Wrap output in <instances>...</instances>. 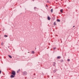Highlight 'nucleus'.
I'll list each match as a JSON object with an SVG mask.
<instances>
[{
    "mask_svg": "<svg viewBox=\"0 0 79 79\" xmlns=\"http://www.w3.org/2000/svg\"><path fill=\"white\" fill-rule=\"evenodd\" d=\"M11 74L15 76V75H16V72H15V71H13L12 72Z\"/></svg>",
    "mask_w": 79,
    "mask_h": 79,
    "instance_id": "f257e3e1",
    "label": "nucleus"
},
{
    "mask_svg": "<svg viewBox=\"0 0 79 79\" xmlns=\"http://www.w3.org/2000/svg\"><path fill=\"white\" fill-rule=\"evenodd\" d=\"M23 73V75H27V74L26 72H24Z\"/></svg>",
    "mask_w": 79,
    "mask_h": 79,
    "instance_id": "f03ea898",
    "label": "nucleus"
},
{
    "mask_svg": "<svg viewBox=\"0 0 79 79\" xmlns=\"http://www.w3.org/2000/svg\"><path fill=\"white\" fill-rule=\"evenodd\" d=\"M15 77V75H12L10 76V77H11V78H13V77Z\"/></svg>",
    "mask_w": 79,
    "mask_h": 79,
    "instance_id": "7ed1b4c3",
    "label": "nucleus"
},
{
    "mask_svg": "<svg viewBox=\"0 0 79 79\" xmlns=\"http://www.w3.org/2000/svg\"><path fill=\"white\" fill-rule=\"evenodd\" d=\"M9 57V58H12V57L10 55H8Z\"/></svg>",
    "mask_w": 79,
    "mask_h": 79,
    "instance_id": "20e7f679",
    "label": "nucleus"
},
{
    "mask_svg": "<svg viewBox=\"0 0 79 79\" xmlns=\"http://www.w3.org/2000/svg\"><path fill=\"white\" fill-rule=\"evenodd\" d=\"M57 59H60L61 58V57L60 56H58L57 57Z\"/></svg>",
    "mask_w": 79,
    "mask_h": 79,
    "instance_id": "39448f33",
    "label": "nucleus"
},
{
    "mask_svg": "<svg viewBox=\"0 0 79 79\" xmlns=\"http://www.w3.org/2000/svg\"><path fill=\"white\" fill-rule=\"evenodd\" d=\"M48 20H50V17L48 16Z\"/></svg>",
    "mask_w": 79,
    "mask_h": 79,
    "instance_id": "423d86ee",
    "label": "nucleus"
},
{
    "mask_svg": "<svg viewBox=\"0 0 79 79\" xmlns=\"http://www.w3.org/2000/svg\"><path fill=\"white\" fill-rule=\"evenodd\" d=\"M57 22H60V20L59 19H57Z\"/></svg>",
    "mask_w": 79,
    "mask_h": 79,
    "instance_id": "0eeeda50",
    "label": "nucleus"
},
{
    "mask_svg": "<svg viewBox=\"0 0 79 79\" xmlns=\"http://www.w3.org/2000/svg\"><path fill=\"white\" fill-rule=\"evenodd\" d=\"M20 72V69H19L17 71V73H18L19 72Z\"/></svg>",
    "mask_w": 79,
    "mask_h": 79,
    "instance_id": "6e6552de",
    "label": "nucleus"
},
{
    "mask_svg": "<svg viewBox=\"0 0 79 79\" xmlns=\"http://www.w3.org/2000/svg\"><path fill=\"white\" fill-rule=\"evenodd\" d=\"M51 13H53V9H51Z\"/></svg>",
    "mask_w": 79,
    "mask_h": 79,
    "instance_id": "1a4fd4ad",
    "label": "nucleus"
},
{
    "mask_svg": "<svg viewBox=\"0 0 79 79\" xmlns=\"http://www.w3.org/2000/svg\"><path fill=\"white\" fill-rule=\"evenodd\" d=\"M63 9H61V10H60V12H61V13H63Z\"/></svg>",
    "mask_w": 79,
    "mask_h": 79,
    "instance_id": "9d476101",
    "label": "nucleus"
},
{
    "mask_svg": "<svg viewBox=\"0 0 79 79\" xmlns=\"http://www.w3.org/2000/svg\"><path fill=\"white\" fill-rule=\"evenodd\" d=\"M4 37H8V36L7 35H5Z\"/></svg>",
    "mask_w": 79,
    "mask_h": 79,
    "instance_id": "9b49d317",
    "label": "nucleus"
},
{
    "mask_svg": "<svg viewBox=\"0 0 79 79\" xmlns=\"http://www.w3.org/2000/svg\"><path fill=\"white\" fill-rule=\"evenodd\" d=\"M32 53L33 54H34V53H35V52H34V51H33L32 52Z\"/></svg>",
    "mask_w": 79,
    "mask_h": 79,
    "instance_id": "f8f14e48",
    "label": "nucleus"
},
{
    "mask_svg": "<svg viewBox=\"0 0 79 79\" xmlns=\"http://www.w3.org/2000/svg\"><path fill=\"white\" fill-rule=\"evenodd\" d=\"M54 25H55H55H56V23H55V22H54Z\"/></svg>",
    "mask_w": 79,
    "mask_h": 79,
    "instance_id": "ddd939ff",
    "label": "nucleus"
},
{
    "mask_svg": "<svg viewBox=\"0 0 79 79\" xmlns=\"http://www.w3.org/2000/svg\"><path fill=\"white\" fill-rule=\"evenodd\" d=\"M68 61H70V59H68L67 60Z\"/></svg>",
    "mask_w": 79,
    "mask_h": 79,
    "instance_id": "4468645a",
    "label": "nucleus"
},
{
    "mask_svg": "<svg viewBox=\"0 0 79 79\" xmlns=\"http://www.w3.org/2000/svg\"><path fill=\"white\" fill-rule=\"evenodd\" d=\"M60 61H61V62H63V60H60Z\"/></svg>",
    "mask_w": 79,
    "mask_h": 79,
    "instance_id": "2eb2a0df",
    "label": "nucleus"
},
{
    "mask_svg": "<svg viewBox=\"0 0 79 79\" xmlns=\"http://www.w3.org/2000/svg\"><path fill=\"white\" fill-rule=\"evenodd\" d=\"M36 8H37L36 7H35L34 8V10H36Z\"/></svg>",
    "mask_w": 79,
    "mask_h": 79,
    "instance_id": "dca6fc26",
    "label": "nucleus"
},
{
    "mask_svg": "<svg viewBox=\"0 0 79 79\" xmlns=\"http://www.w3.org/2000/svg\"><path fill=\"white\" fill-rule=\"evenodd\" d=\"M56 47H54L53 48L54 50H55V49H56Z\"/></svg>",
    "mask_w": 79,
    "mask_h": 79,
    "instance_id": "f3484780",
    "label": "nucleus"
},
{
    "mask_svg": "<svg viewBox=\"0 0 79 79\" xmlns=\"http://www.w3.org/2000/svg\"><path fill=\"white\" fill-rule=\"evenodd\" d=\"M53 72H54V73H55V72H56V71H55V70H54L53 71Z\"/></svg>",
    "mask_w": 79,
    "mask_h": 79,
    "instance_id": "a211bd4d",
    "label": "nucleus"
},
{
    "mask_svg": "<svg viewBox=\"0 0 79 79\" xmlns=\"http://www.w3.org/2000/svg\"><path fill=\"white\" fill-rule=\"evenodd\" d=\"M1 73H2V71L1 70H0V74H1Z\"/></svg>",
    "mask_w": 79,
    "mask_h": 79,
    "instance_id": "6ab92c4d",
    "label": "nucleus"
},
{
    "mask_svg": "<svg viewBox=\"0 0 79 79\" xmlns=\"http://www.w3.org/2000/svg\"><path fill=\"white\" fill-rule=\"evenodd\" d=\"M10 40L11 41H13V39L12 40L10 39Z\"/></svg>",
    "mask_w": 79,
    "mask_h": 79,
    "instance_id": "aec40b11",
    "label": "nucleus"
},
{
    "mask_svg": "<svg viewBox=\"0 0 79 79\" xmlns=\"http://www.w3.org/2000/svg\"><path fill=\"white\" fill-rule=\"evenodd\" d=\"M55 63H54V64L53 65V66H55Z\"/></svg>",
    "mask_w": 79,
    "mask_h": 79,
    "instance_id": "412c9836",
    "label": "nucleus"
},
{
    "mask_svg": "<svg viewBox=\"0 0 79 79\" xmlns=\"http://www.w3.org/2000/svg\"><path fill=\"white\" fill-rule=\"evenodd\" d=\"M1 45H3V43H1Z\"/></svg>",
    "mask_w": 79,
    "mask_h": 79,
    "instance_id": "4be33fe9",
    "label": "nucleus"
},
{
    "mask_svg": "<svg viewBox=\"0 0 79 79\" xmlns=\"http://www.w3.org/2000/svg\"><path fill=\"white\" fill-rule=\"evenodd\" d=\"M46 6H47V7H48V6L47 5H46Z\"/></svg>",
    "mask_w": 79,
    "mask_h": 79,
    "instance_id": "5701e85b",
    "label": "nucleus"
},
{
    "mask_svg": "<svg viewBox=\"0 0 79 79\" xmlns=\"http://www.w3.org/2000/svg\"><path fill=\"white\" fill-rule=\"evenodd\" d=\"M55 70L56 71H57L56 69H55Z\"/></svg>",
    "mask_w": 79,
    "mask_h": 79,
    "instance_id": "b1692460",
    "label": "nucleus"
},
{
    "mask_svg": "<svg viewBox=\"0 0 79 79\" xmlns=\"http://www.w3.org/2000/svg\"><path fill=\"white\" fill-rule=\"evenodd\" d=\"M47 2H48V1H47Z\"/></svg>",
    "mask_w": 79,
    "mask_h": 79,
    "instance_id": "393cba45",
    "label": "nucleus"
},
{
    "mask_svg": "<svg viewBox=\"0 0 79 79\" xmlns=\"http://www.w3.org/2000/svg\"><path fill=\"white\" fill-rule=\"evenodd\" d=\"M75 26H73V27H75Z\"/></svg>",
    "mask_w": 79,
    "mask_h": 79,
    "instance_id": "a878e982",
    "label": "nucleus"
},
{
    "mask_svg": "<svg viewBox=\"0 0 79 79\" xmlns=\"http://www.w3.org/2000/svg\"><path fill=\"white\" fill-rule=\"evenodd\" d=\"M28 53H29V52H28Z\"/></svg>",
    "mask_w": 79,
    "mask_h": 79,
    "instance_id": "bb28decb",
    "label": "nucleus"
},
{
    "mask_svg": "<svg viewBox=\"0 0 79 79\" xmlns=\"http://www.w3.org/2000/svg\"><path fill=\"white\" fill-rule=\"evenodd\" d=\"M35 49H36V48H35Z\"/></svg>",
    "mask_w": 79,
    "mask_h": 79,
    "instance_id": "cd10ccee",
    "label": "nucleus"
}]
</instances>
